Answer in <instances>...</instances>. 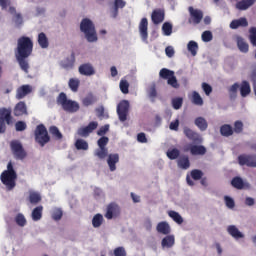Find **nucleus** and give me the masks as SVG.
<instances>
[{
  "instance_id": "obj_1",
  "label": "nucleus",
  "mask_w": 256,
  "mask_h": 256,
  "mask_svg": "<svg viewBox=\"0 0 256 256\" xmlns=\"http://www.w3.org/2000/svg\"><path fill=\"white\" fill-rule=\"evenodd\" d=\"M31 55H33V39L28 36H20L17 39L15 57L24 73H29V62H27V59Z\"/></svg>"
},
{
  "instance_id": "obj_2",
  "label": "nucleus",
  "mask_w": 256,
  "mask_h": 256,
  "mask_svg": "<svg viewBox=\"0 0 256 256\" xmlns=\"http://www.w3.org/2000/svg\"><path fill=\"white\" fill-rule=\"evenodd\" d=\"M0 179L7 191H13L17 187V172L13 168V162L7 164V170L1 173Z\"/></svg>"
},
{
  "instance_id": "obj_3",
  "label": "nucleus",
  "mask_w": 256,
  "mask_h": 256,
  "mask_svg": "<svg viewBox=\"0 0 256 256\" xmlns=\"http://www.w3.org/2000/svg\"><path fill=\"white\" fill-rule=\"evenodd\" d=\"M80 31L84 33L88 43H95L97 41V31L95 24L89 18H84L80 23Z\"/></svg>"
},
{
  "instance_id": "obj_4",
  "label": "nucleus",
  "mask_w": 256,
  "mask_h": 256,
  "mask_svg": "<svg viewBox=\"0 0 256 256\" xmlns=\"http://www.w3.org/2000/svg\"><path fill=\"white\" fill-rule=\"evenodd\" d=\"M57 103L58 105H61L62 109L64 111H67V113H77L80 108L79 103L67 99V94H65L64 92H61L57 97Z\"/></svg>"
},
{
  "instance_id": "obj_5",
  "label": "nucleus",
  "mask_w": 256,
  "mask_h": 256,
  "mask_svg": "<svg viewBox=\"0 0 256 256\" xmlns=\"http://www.w3.org/2000/svg\"><path fill=\"white\" fill-rule=\"evenodd\" d=\"M35 141L40 145V147H45L49 141H51V136L44 124H39L36 126L34 131Z\"/></svg>"
},
{
  "instance_id": "obj_6",
  "label": "nucleus",
  "mask_w": 256,
  "mask_h": 256,
  "mask_svg": "<svg viewBox=\"0 0 256 256\" xmlns=\"http://www.w3.org/2000/svg\"><path fill=\"white\" fill-rule=\"evenodd\" d=\"M159 77L160 79L166 80L168 85L173 87V89H179V82L177 81L174 71L167 68H162L159 72Z\"/></svg>"
},
{
  "instance_id": "obj_7",
  "label": "nucleus",
  "mask_w": 256,
  "mask_h": 256,
  "mask_svg": "<svg viewBox=\"0 0 256 256\" xmlns=\"http://www.w3.org/2000/svg\"><path fill=\"white\" fill-rule=\"evenodd\" d=\"M10 149L15 159H19L20 161H23V159L27 157V152L25 151V148H23V144H21L19 140H12L10 142Z\"/></svg>"
},
{
  "instance_id": "obj_8",
  "label": "nucleus",
  "mask_w": 256,
  "mask_h": 256,
  "mask_svg": "<svg viewBox=\"0 0 256 256\" xmlns=\"http://www.w3.org/2000/svg\"><path fill=\"white\" fill-rule=\"evenodd\" d=\"M5 122L7 125H11L13 122V117L11 116V109L7 108H0V134L5 133L6 131V126Z\"/></svg>"
},
{
  "instance_id": "obj_9",
  "label": "nucleus",
  "mask_w": 256,
  "mask_h": 256,
  "mask_svg": "<svg viewBox=\"0 0 256 256\" xmlns=\"http://www.w3.org/2000/svg\"><path fill=\"white\" fill-rule=\"evenodd\" d=\"M188 11L190 15L188 23H190V25H199V23L203 21V10L195 9L193 6H190Z\"/></svg>"
},
{
  "instance_id": "obj_10",
  "label": "nucleus",
  "mask_w": 256,
  "mask_h": 256,
  "mask_svg": "<svg viewBox=\"0 0 256 256\" xmlns=\"http://www.w3.org/2000/svg\"><path fill=\"white\" fill-rule=\"evenodd\" d=\"M121 215V207L118 206L117 203L111 202L106 207V213L104 214V217L108 220L116 219V217H119Z\"/></svg>"
},
{
  "instance_id": "obj_11",
  "label": "nucleus",
  "mask_w": 256,
  "mask_h": 256,
  "mask_svg": "<svg viewBox=\"0 0 256 256\" xmlns=\"http://www.w3.org/2000/svg\"><path fill=\"white\" fill-rule=\"evenodd\" d=\"M117 114L119 117V121L125 123L127 119V115H129V102L127 100H122L117 105Z\"/></svg>"
},
{
  "instance_id": "obj_12",
  "label": "nucleus",
  "mask_w": 256,
  "mask_h": 256,
  "mask_svg": "<svg viewBox=\"0 0 256 256\" xmlns=\"http://www.w3.org/2000/svg\"><path fill=\"white\" fill-rule=\"evenodd\" d=\"M238 163L241 166L246 165V167H256V155L242 154L238 156Z\"/></svg>"
},
{
  "instance_id": "obj_13",
  "label": "nucleus",
  "mask_w": 256,
  "mask_h": 256,
  "mask_svg": "<svg viewBox=\"0 0 256 256\" xmlns=\"http://www.w3.org/2000/svg\"><path fill=\"white\" fill-rule=\"evenodd\" d=\"M97 127H99V123L92 121L87 126L79 128L77 134L79 137H89V135H91V133H93Z\"/></svg>"
},
{
  "instance_id": "obj_14",
  "label": "nucleus",
  "mask_w": 256,
  "mask_h": 256,
  "mask_svg": "<svg viewBox=\"0 0 256 256\" xmlns=\"http://www.w3.org/2000/svg\"><path fill=\"white\" fill-rule=\"evenodd\" d=\"M183 133H184L185 137H187V139H189L190 141H193V143H198V144L203 143V138L201 137V135H199V133L193 131L191 128L184 127Z\"/></svg>"
},
{
  "instance_id": "obj_15",
  "label": "nucleus",
  "mask_w": 256,
  "mask_h": 256,
  "mask_svg": "<svg viewBox=\"0 0 256 256\" xmlns=\"http://www.w3.org/2000/svg\"><path fill=\"white\" fill-rule=\"evenodd\" d=\"M151 20L154 25H159L160 23H163V21H165V10L161 8L153 10L151 14Z\"/></svg>"
},
{
  "instance_id": "obj_16",
  "label": "nucleus",
  "mask_w": 256,
  "mask_h": 256,
  "mask_svg": "<svg viewBox=\"0 0 256 256\" xmlns=\"http://www.w3.org/2000/svg\"><path fill=\"white\" fill-rule=\"evenodd\" d=\"M149 27V21L147 18H142L139 24V32H140V37L142 41L147 42V39L149 37V33L147 32V29Z\"/></svg>"
},
{
  "instance_id": "obj_17",
  "label": "nucleus",
  "mask_w": 256,
  "mask_h": 256,
  "mask_svg": "<svg viewBox=\"0 0 256 256\" xmlns=\"http://www.w3.org/2000/svg\"><path fill=\"white\" fill-rule=\"evenodd\" d=\"M78 71L80 75H85L86 77H91V75H95V68H93V65L89 63L80 65Z\"/></svg>"
},
{
  "instance_id": "obj_18",
  "label": "nucleus",
  "mask_w": 256,
  "mask_h": 256,
  "mask_svg": "<svg viewBox=\"0 0 256 256\" xmlns=\"http://www.w3.org/2000/svg\"><path fill=\"white\" fill-rule=\"evenodd\" d=\"M117 163H119V154H109L107 158V164L110 171H117Z\"/></svg>"
},
{
  "instance_id": "obj_19",
  "label": "nucleus",
  "mask_w": 256,
  "mask_h": 256,
  "mask_svg": "<svg viewBox=\"0 0 256 256\" xmlns=\"http://www.w3.org/2000/svg\"><path fill=\"white\" fill-rule=\"evenodd\" d=\"M14 115L15 117L27 115V104H25L23 101L18 102L14 108Z\"/></svg>"
},
{
  "instance_id": "obj_20",
  "label": "nucleus",
  "mask_w": 256,
  "mask_h": 256,
  "mask_svg": "<svg viewBox=\"0 0 256 256\" xmlns=\"http://www.w3.org/2000/svg\"><path fill=\"white\" fill-rule=\"evenodd\" d=\"M31 91H32V88L30 85H22L16 91V99L25 98L26 95H29V93H31Z\"/></svg>"
},
{
  "instance_id": "obj_21",
  "label": "nucleus",
  "mask_w": 256,
  "mask_h": 256,
  "mask_svg": "<svg viewBox=\"0 0 256 256\" xmlns=\"http://www.w3.org/2000/svg\"><path fill=\"white\" fill-rule=\"evenodd\" d=\"M175 245V236L167 235L161 241L162 249H171Z\"/></svg>"
},
{
  "instance_id": "obj_22",
  "label": "nucleus",
  "mask_w": 256,
  "mask_h": 256,
  "mask_svg": "<svg viewBox=\"0 0 256 256\" xmlns=\"http://www.w3.org/2000/svg\"><path fill=\"white\" fill-rule=\"evenodd\" d=\"M248 25L249 22L247 21V18L242 17L232 20V22L230 23V29H239V27H247Z\"/></svg>"
},
{
  "instance_id": "obj_23",
  "label": "nucleus",
  "mask_w": 256,
  "mask_h": 256,
  "mask_svg": "<svg viewBox=\"0 0 256 256\" xmlns=\"http://www.w3.org/2000/svg\"><path fill=\"white\" fill-rule=\"evenodd\" d=\"M61 67L66 70L73 69L75 67V53H72L69 58L62 60Z\"/></svg>"
},
{
  "instance_id": "obj_24",
  "label": "nucleus",
  "mask_w": 256,
  "mask_h": 256,
  "mask_svg": "<svg viewBox=\"0 0 256 256\" xmlns=\"http://www.w3.org/2000/svg\"><path fill=\"white\" fill-rule=\"evenodd\" d=\"M256 0H241L236 3V9H239V11H247L249 7H252V5H255Z\"/></svg>"
},
{
  "instance_id": "obj_25",
  "label": "nucleus",
  "mask_w": 256,
  "mask_h": 256,
  "mask_svg": "<svg viewBox=\"0 0 256 256\" xmlns=\"http://www.w3.org/2000/svg\"><path fill=\"white\" fill-rule=\"evenodd\" d=\"M156 230L161 235H169L171 233V226H169V223L163 221L157 224Z\"/></svg>"
},
{
  "instance_id": "obj_26",
  "label": "nucleus",
  "mask_w": 256,
  "mask_h": 256,
  "mask_svg": "<svg viewBox=\"0 0 256 256\" xmlns=\"http://www.w3.org/2000/svg\"><path fill=\"white\" fill-rule=\"evenodd\" d=\"M191 155H205L207 148L203 145H191L189 148Z\"/></svg>"
},
{
  "instance_id": "obj_27",
  "label": "nucleus",
  "mask_w": 256,
  "mask_h": 256,
  "mask_svg": "<svg viewBox=\"0 0 256 256\" xmlns=\"http://www.w3.org/2000/svg\"><path fill=\"white\" fill-rule=\"evenodd\" d=\"M227 231L234 239H243L245 237V235H243L235 225L228 226Z\"/></svg>"
},
{
  "instance_id": "obj_28",
  "label": "nucleus",
  "mask_w": 256,
  "mask_h": 256,
  "mask_svg": "<svg viewBox=\"0 0 256 256\" xmlns=\"http://www.w3.org/2000/svg\"><path fill=\"white\" fill-rule=\"evenodd\" d=\"M41 194L39 192H29L28 201L31 205H39V202L42 201Z\"/></svg>"
},
{
  "instance_id": "obj_29",
  "label": "nucleus",
  "mask_w": 256,
  "mask_h": 256,
  "mask_svg": "<svg viewBox=\"0 0 256 256\" xmlns=\"http://www.w3.org/2000/svg\"><path fill=\"white\" fill-rule=\"evenodd\" d=\"M32 221H41L43 218V206H37L32 210L31 213Z\"/></svg>"
},
{
  "instance_id": "obj_30",
  "label": "nucleus",
  "mask_w": 256,
  "mask_h": 256,
  "mask_svg": "<svg viewBox=\"0 0 256 256\" xmlns=\"http://www.w3.org/2000/svg\"><path fill=\"white\" fill-rule=\"evenodd\" d=\"M177 165L180 169L187 170L191 167V162L189 161V156H181L178 161Z\"/></svg>"
},
{
  "instance_id": "obj_31",
  "label": "nucleus",
  "mask_w": 256,
  "mask_h": 256,
  "mask_svg": "<svg viewBox=\"0 0 256 256\" xmlns=\"http://www.w3.org/2000/svg\"><path fill=\"white\" fill-rule=\"evenodd\" d=\"M231 185L234 187V189H245V186L247 185L244 181L243 178L236 176L231 180Z\"/></svg>"
},
{
  "instance_id": "obj_32",
  "label": "nucleus",
  "mask_w": 256,
  "mask_h": 256,
  "mask_svg": "<svg viewBox=\"0 0 256 256\" xmlns=\"http://www.w3.org/2000/svg\"><path fill=\"white\" fill-rule=\"evenodd\" d=\"M38 44L41 49H47V47H49V38H47V35L44 32L38 34Z\"/></svg>"
},
{
  "instance_id": "obj_33",
  "label": "nucleus",
  "mask_w": 256,
  "mask_h": 256,
  "mask_svg": "<svg viewBox=\"0 0 256 256\" xmlns=\"http://www.w3.org/2000/svg\"><path fill=\"white\" fill-rule=\"evenodd\" d=\"M194 123L200 131H207V127H209V124L207 123V120L203 117H197L195 119Z\"/></svg>"
},
{
  "instance_id": "obj_34",
  "label": "nucleus",
  "mask_w": 256,
  "mask_h": 256,
  "mask_svg": "<svg viewBox=\"0 0 256 256\" xmlns=\"http://www.w3.org/2000/svg\"><path fill=\"white\" fill-rule=\"evenodd\" d=\"M220 133L222 137H231L233 135V127L229 124H224L220 127Z\"/></svg>"
},
{
  "instance_id": "obj_35",
  "label": "nucleus",
  "mask_w": 256,
  "mask_h": 256,
  "mask_svg": "<svg viewBox=\"0 0 256 256\" xmlns=\"http://www.w3.org/2000/svg\"><path fill=\"white\" fill-rule=\"evenodd\" d=\"M251 93V85H249V82L242 81L240 86V95L241 97H247Z\"/></svg>"
},
{
  "instance_id": "obj_36",
  "label": "nucleus",
  "mask_w": 256,
  "mask_h": 256,
  "mask_svg": "<svg viewBox=\"0 0 256 256\" xmlns=\"http://www.w3.org/2000/svg\"><path fill=\"white\" fill-rule=\"evenodd\" d=\"M79 85H81V81L78 78L69 79L68 87L73 91V93H77L79 91Z\"/></svg>"
},
{
  "instance_id": "obj_37",
  "label": "nucleus",
  "mask_w": 256,
  "mask_h": 256,
  "mask_svg": "<svg viewBox=\"0 0 256 256\" xmlns=\"http://www.w3.org/2000/svg\"><path fill=\"white\" fill-rule=\"evenodd\" d=\"M94 156L98 157L101 161L105 159L106 157H109V149L107 148H97L94 151Z\"/></svg>"
},
{
  "instance_id": "obj_38",
  "label": "nucleus",
  "mask_w": 256,
  "mask_h": 256,
  "mask_svg": "<svg viewBox=\"0 0 256 256\" xmlns=\"http://www.w3.org/2000/svg\"><path fill=\"white\" fill-rule=\"evenodd\" d=\"M237 45H238V49L242 52V53H248L249 51V44H247V42H245V39L238 37L237 38Z\"/></svg>"
},
{
  "instance_id": "obj_39",
  "label": "nucleus",
  "mask_w": 256,
  "mask_h": 256,
  "mask_svg": "<svg viewBox=\"0 0 256 256\" xmlns=\"http://www.w3.org/2000/svg\"><path fill=\"white\" fill-rule=\"evenodd\" d=\"M82 103L84 107H89V105H94L97 103V97L93 94H88L85 98H83Z\"/></svg>"
},
{
  "instance_id": "obj_40",
  "label": "nucleus",
  "mask_w": 256,
  "mask_h": 256,
  "mask_svg": "<svg viewBox=\"0 0 256 256\" xmlns=\"http://www.w3.org/2000/svg\"><path fill=\"white\" fill-rule=\"evenodd\" d=\"M187 49L191 53L192 57H195V55H197V51H199V44L191 40L188 42Z\"/></svg>"
},
{
  "instance_id": "obj_41",
  "label": "nucleus",
  "mask_w": 256,
  "mask_h": 256,
  "mask_svg": "<svg viewBox=\"0 0 256 256\" xmlns=\"http://www.w3.org/2000/svg\"><path fill=\"white\" fill-rule=\"evenodd\" d=\"M75 147L78 151H87V149H89V143L83 139H77Z\"/></svg>"
},
{
  "instance_id": "obj_42",
  "label": "nucleus",
  "mask_w": 256,
  "mask_h": 256,
  "mask_svg": "<svg viewBox=\"0 0 256 256\" xmlns=\"http://www.w3.org/2000/svg\"><path fill=\"white\" fill-rule=\"evenodd\" d=\"M103 214H96L92 218V225L95 229L99 228L101 225H103Z\"/></svg>"
},
{
  "instance_id": "obj_43",
  "label": "nucleus",
  "mask_w": 256,
  "mask_h": 256,
  "mask_svg": "<svg viewBox=\"0 0 256 256\" xmlns=\"http://www.w3.org/2000/svg\"><path fill=\"white\" fill-rule=\"evenodd\" d=\"M239 87V83H234L232 86L228 88L230 99H237V91H239Z\"/></svg>"
},
{
  "instance_id": "obj_44",
  "label": "nucleus",
  "mask_w": 256,
  "mask_h": 256,
  "mask_svg": "<svg viewBox=\"0 0 256 256\" xmlns=\"http://www.w3.org/2000/svg\"><path fill=\"white\" fill-rule=\"evenodd\" d=\"M168 215L171 219H173V221H175V223H177L178 225H182L183 224V217H181L179 215L178 212L176 211H173V210H170L168 212Z\"/></svg>"
},
{
  "instance_id": "obj_45",
  "label": "nucleus",
  "mask_w": 256,
  "mask_h": 256,
  "mask_svg": "<svg viewBox=\"0 0 256 256\" xmlns=\"http://www.w3.org/2000/svg\"><path fill=\"white\" fill-rule=\"evenodd\" d=\"M168 159H171V161H174L175 159L179 158V155H181V152L179 149L174 148V149H169L166 153Z\"/></svg>"
},
{
  "instance_id": "obj_46",
  "label": "nucleus",
  "mask_w": 256,
  "mask_h": 256,
  "mask_svg": "<svg viewBox=\"0 0 256 256\" xmlns=\"http://www.w3.org/2000/svg\"><path fill=\"white\" fill-rule=\"evenodd\" d=\"M51 217L53 221H61V219H63V210H61V208H55L52 211Z\"/></svg>"
},
{
  "instance_id": "obj_47",
  "label": "nucleus",
  "mask_w": 256,
  "mask_h": 256,
  "mask_svg": "<svg viewBox=\"0 0 256 256\" xmlns=\"http://www.w3.org/2000/svg\"><path fill=\"white\" fill-rule=\"evenodd\" d=\"M192 103L194 105H198L199 107L203 105V98L201 97L200 94H198L197 91H194L192 94Z\"/></svg>"
},
{
  "instance_id": "obj_48",
  "label": "nucleus",
  "mask_w": 256,
  "mask_h": 256,
  "mask_svg": "<svg viewBox=\"0 0 256 256\" xmlns=\"http://www.w3.org/2000/svg\"><path fill=\"white\" fill-rule=\"evenodd\" d=\"M15 222L19 227H25L27 225V219H25V215L22 213L16 215Z\"/></svg>"
},
{
  "instance_id": "obj_49",
  "label": "nucleus",
  "mask_w": 256,
  "mask_h": 256,
  "mask_svg": "<svg viewBox=\"0 0 256 256\" xmlns=\"http://www.w3.org/2000/svg\"><path fill=\"white\" fill-rule=\"evenodd\" d=\"M162 31H163L164 35L169 37V35H171V33H173V25L169 22H165L162 25Z\"/></svg>"
},
{
  "instance_id": "obj_50",
  "label": "nucleus",
  "mask_w": 256,
  "mask_h": 256,
  "mask_svg": "<svg viewBox=\"0 0 256 256\" xmlns=\"http://www.w3.org/2000/svg\"><path fill=\"white\" fill-rule=\"evenodd\" d=\"M49 131L55 137V139H63V134H61V131H59V128H57V126H51L49 128Z\"/></svg>"
},
{
  "instance_id": "obj_51",
  "label": "nucleus",
  "mask_w": 256,
  "mask_h": 256,
  "mask_svg": "<svg viewBox=\"0 0 256 256\" xmlns=\"http://www.w3.org/2000/svg\"><path fill=\"white\" fill-rule=\"evenodd\" d=\"M172 107L173 109L179 110L183 107V98L176 97L172 99Z\"/></svg>"
},
{
  "instance_id": "obj_52",
  "label": "nucleus",
  "mask_w": 256,
  "mask_h": 256,
  "mask_svg": "<svg viewBox=\"0 0 256 256\" xmlns=\"http://www.w3.org/2000/svg\"><path fill=\"white\" fill-rule=\"evenodd\" d=\"M109 143V137L102 136L97 141V145L100 149H107V144Z\"/></svg>"
},
{
  "instance_id": "obj_53",
  "label": "nucleus",
  "mask_w": 256,
  "mask_h": 256,
  "mask_svg": "<svg viewBox=\"0 0 256 256\" xmlns=\"http://www.w3.org/2000/svg\"><path fill=\"white\" fill-rule=\"evenodd\" d=\"M234 133L237 135L243 133V122L241 120H237L234 122Z\"/></svg>"
},
{
  "instance_id": "obj_54",
  "label": "nucleus",
  "mask_w": 256,
  "mask_h": 256,
  "mask_svg": "<svg viewBox=\"0 0 256 256\" xmlns=\"http://www.w3.org/2000/svg\"><path fill=\"white\" fill-rule=\"evenodd\" d=\"M148 97L151 99L152 103L155 102V99L157 98V88H155V86L149 88Z\"/></svg>"
},
{
  "instance_id": "obj_55",
  "label": "nucleus",
  "mask_w": 256,
  "mask_h": 256,
  "mask_svg": "<svg viewBox=\"0 0 256 256\" xmlns=\"http://www.w3.org/2000/svg\"><path fill=\"white\" fill-rule=\"evenodd\" d=\"M120 91L124 93V95H127V93H129V82H127V80L120 81Z\"/></svg>"
},
{
  "instance_id": "obj_56",
  "label": "nucleus",
  "mask_w": 256,
  "mask_h": 256,
  "mask_svg": "<svg viewBox=\"0 0 256 256\" xmlns=\"http://www.w3.org/2000/svg\"><path fill=\"white\" fill-rule=\"evenodd\" d=\"M213 40V33H211V31L206 30L202 33V41H204V43H209V41Z\"/></svg>"
},
{
  "instance_id": "obj_57",
  "label": "nucleus",
  "mask_w": 256,
  "mask_h": 256,
  "mask_svg": "<svg viewBox=\"0 0 256 256\" xmlns=\"http://www.w3.org/2000/svg\"><path fill=\"white\" fill-rule=\"evenodd\" d=\"M113 255L114 256H127V251L125 250V247L119 246L114 249Z\"/></svg>"
},
{
  "instance_id": "obj_58",
  "label": "nucleus",
  "mask_w": 256,
  "mask_h": 256,
  "mask_svg": "<svg viewBox=\"0 0 256 256\" xmlns=\"http://www.w3.org/2000/svg\"><path fill=\"white\" fill-rule=\"evenodd\" d=\"M191 177L194 181H199V179H202L203 177V171L194 169L191 171Z\"/></svg>"
},
{
  "instance_id": "obj_59",
  "label": "nucleus",
  "mask_w": 256,
  "mask_h": 256,
  "mask_svg": "<svg viewBox=\"0 0 256 256\" xmlns=\"http://www.w3.org/2000/svg\"><path fill=\"white\" fill-rule=\"evenodd\" d=\"M249 33H250V36H249L250 42L254 47H256V27L250 28Z\"/></svg>"
},
{
  "instance_id": "obj_60",
  "label": "nucleus",
  "mask_w": 256,
  "mask_h": 256,
  "mask_svg": "<svg viewBox=\"0 0 256 256\" xmlns=\"http://www.w3.org/2000/svg\"><path fill=\"white\" fill-rule=\"evenodd\" d=\"M225 205L228 207V209H234L235 208V200L229 196L224 197Z\"/></svg>"
},
{
  "instance_id": "obj_61",
  "label": "nucleus",
  "mask_w": 256,
  "mask_h": 256,
  "mask_svg": "<svg viewBox=\"0 0 256 256\" xmlns=\"http://www.w3.org/2000/svg\"><path fill=\"white\" fill-rule=\"evenodd\" d=\"M13 21L15 25H17V27H21V25H23V16L21 15V13L15 14L13 17Z\"/></svg>"
},
{
  "instance_id": "obj_62",
  "label": "nucleus",
  "mask_w": 256,
  "mask_h": 256,
  "mask_svg": "<svg viewBox=\"0 0 256 256\" xmlns=\"http://www.w3.org/2000/svg\"><path fill=\"white\" fill-rule=\"evenodd\" d=\"M202 89H203L205 95H207V96H209V95H211V93H213V88L211 87V85H209L205 82L202 83Z\"/></svg>"
},
{
  "instance_id": "obj_63",
  "label": "nucleus",
  "mask_w": 256,
  "mask_h": 256,
  "mask_svg": "<svg viewBox=\"0 0 256 256\" xmlns=\"http://www.w3.org/2000/svg\"><path fill=\"white\" fill-rule=\"evenodd\" d=\"M16 131H25L27 129V124L24 121H18L15 124Z\"/></svg>"
},
{
  "instance_id": "obj_64",
  "label": "nucleus",
  "mask_w": 256,
  "mask_h": 256,
  "mask_svg": "<svg viewBox=\"0 0 256 256\" xmlns=\"http://www.w3.org/2000/svg\"><path fill=\"white\" fill-rule=\"evenodd\" d=\"M137 141L138 143H147V136L145 135L144 132L138 133Z\"/></svg>"
}]
</instances>
